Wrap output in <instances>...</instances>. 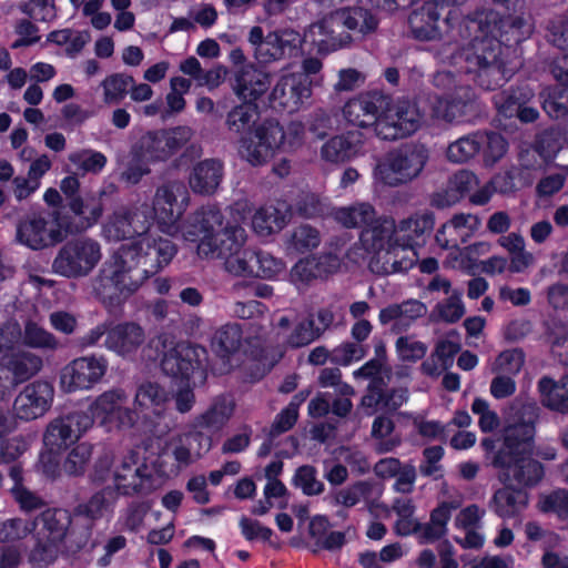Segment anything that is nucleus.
<instances>
[{"instance_id":"32","label":"nucleus","mask_w":568,"mask_h":568,"mask_svg":"<svg viewBox=\"0 0 568 568\" xmlns=\"http://www.w3.org/2000/svg\"><path fill=\"white\" fill-rule=\"evenodd\" d=\"M427 306L418 300H407L390 304L379 311L382 325H389L390 331L398 334L406 332L418 318L425 316Z\"/></svg>"},{"instance_id":"7","label":"nucleus","mask_w":568,"mask_h":568,"mask_svg":"<svg viewBox=\"0 0 568 568\" xmlns=\"http://www.w3.org/2000/svg\"><path fill=\"white\" fill-rule=\"evenodd\" d=\"M92 427V418L85 412H71L52 419L44 433L43 445L47 453L41 456L43 473L50 477L59 474L55 456L65 452Z\"/></svg>"},{"instance_id":"15","label":"nucleus","mask_w":568,"mask_h":568,"mask_svg":"<svg viewBox=\"0 0 568 568\" xmlns=\"http://www.w3.org/2000/svg\"><path fill=\"white\" fill-rule=\"evenodd\" d=\"M125 245L134 253V260L145 281L168 266L178 253V247L171 240L148 233Z\"/></svg>"},{"instance_id":"24","label":"nucleus","mask_w":568,"mask_h":568,"mask_svg":"<svg viewBox=\"0 0 568 568\" xmlns=\"http://www.w3.org/2000/svg\"><path fill=\"white\" fill-rule=\"evenodd\" d=\"M342 265L339 255L327 252L301 258L291 268V281L296 284H310L315 280L327 278L335 274Z\"/></svg>"},{"instance_id":"61","label":"nucleus","mask_w":568,"mask_h":568,"mask_svg":"<svg viewBox=\"0 0 568 568\" xmlns=\"http://www.w3.org/2000/svg\"><path fill=\"white\" fill-rule=\"evenodd\" d=\"M524 364L525 354L521 349H506L491 364V372L514 377L520 372Z\"/></svg>"},{"instance_id":"43","label":"nucleus","mask_w":568,"mask_h":568,"mask_svg":"<svg viewBox=\"0 0 568 568\" xmlns=\"http://www.w3.org/2000/svg\"><path fill=\"white\" fill-rule=\"evenodd\" d=\"M462 505V500L456 498L440 503L430 513L429 521L420 524L419 538L422 542L429 544L434 542L447 534V525L452 518V513L458 509Z\"/></svg>"},{"instance_id":"57","label":"nucleus","mask_w":568,"mask_h":568,"mask_svg":"<svg viewBox=\"0 0 568 568\" xmlns=\"http://www.w3.org/2000/svg\"><path fill=\"white\" fill-rule=\"evenodd\" d=\"M9 476L13 481L11 493L20 508L27 511L39 508L42 504L41 499L22 485L23 475L20 465L11 466Z\"/></svg>"},{"instance_id":"10","label":"nucleus","mask_w":568,"mask_h":568,"mask_svg":"<svg viewBox=\"0 0 568 568\" xmlns=\"http://www.w3.org/2000/svg\"><path fill=\"white\" fill-rule=\"evenodd\" d=\"M102 258L101 244L91 237H80L67 242L53 260L54 273L68 277L88 276Z\"/></svg>"},{"instance_id":"22","label":"nucleus","mask_w":568,"mask_h":568,"mask_svg":"<svg viewBox=\"0 0 568 568\" xmlns=\"http://www.w3.org/2000/svg\"><path fill=\"white\" fill-rule=\"evenodd\" d=\"M54 388L49 382L27 385L16 397L13 409L18 418L32 420L43 416L52 405Z\"/></svg>"},{"instance_id":"47","label":"nucleus","mask_w":568,"mask_h":568,"mask_svg":"<svg viewBox=\"0 0 568 568\" xmlns=\"http://www.w3.org/2000/svg\"><path fill=\"white\" fill-rule=\"evenodd\" d=\"M527 504L528 495L525 490L507 485L498 489L491 499L493 510L503 518L515 517Z\"/></svg>"},{"instance_id":"42","label":"nucleus","mask_w":568,"mask_h":568,"mask_svg":"<svg viewBox=\"0 0 568 568\" xmlns=\"http://www.w3.org/2000/svg\"><path fill=\"white\" fill-rule=\"evenodd\" d=\"M333 220L345 229H366L375 221L377 211L373 204L356 201L348 205L334 207L331 212Z\"/></svg>"},{"instance_id":"12","label":"nucleus","mask_w":568,"mask_h":568,"mask_svg":"<svg viewBox=\"0 0 568 568\" xmlns=\"http://www.w3.org/2000/svg\"><path fill=\"white\" fill-rule=\"evenodd\" d=\"M128 394L123 388H111L97 396L89 405L92 425L97 422L108 430L132 428L136 423L135 410L128 404Z\"/></svg>"},{"instance_id":"11","label":"nucleus","mask_w":568,"mask_h":568,"mask_svg":"<svg viewBox=\"0 0 568 568\" xmlns=\"http://www.w3.org/2000/svg\"><path fill=\"white\" fill-rule=\"evenodd\" d=\"M206 363L207 351L203 346L179 342L164 352L161 367L166 375L195 386L206 377Z\"/></svg>"},{"instance_id":"51","label":"nucleus","mask_w":568,"mask_h":568,"mask_svg":"<svg viewBox=\"0 0 568 568\" xmlns=\"http://www.w3.org/2000/svg\"><path fill=\"white\" fill-rule=\"evenodd\" d=\"M118 497L112 487H104L93 494L87 503L80 504L75 513L78 516H84L92 521L100 519L113 511Z\"/></svg>"},{"instance_id":"5","label":"nucleus","mask_w":568,"mask_h":568,"mask_svg":"<svg viewBox=\"0 0 568 568\" xmlns=\"http://www.w3.org/2000/svg\"><path fill=\"white\" fill-rule=\"evenodd\" d=\"M91 478L94 483L103 484L110 478L113 480L112 489L116 495L133 496L150 487L148 466L139 458V454L131 450L118 463L111 452H104L95 462Z\"/></svg>"},{"instance_id":"39","label":"nucleus","mask_w":568,"mask_h":568,"mask_svg":"<svg viewBox=\"0 0 568 568\" xmlns=\"http://www.w3.org/2000/svg\"><path fill=\"white\" fill-rule=\"evenodd\" d=\"M474 101V93L469 85H460V92L448 99L435 98L432 102V115L446 122L460 120L466 115Z\"/></svg>"},{"instance_id":"33","label":"nucleus","mask_w":568,"mask_h":568,"mask_svg":"<svg viewBox=\"0 0 568 568\" xmlns=\"http://www.w3.org/2000/svg\"><path fill=\"white\" fill-rule=\"evenodd\" d=\"M68 206L74 214V224H63L64 233L83 232L98 223L103 213L101 195L93 192H85L82 195L69 201Z\"/></svg>"},{"instance_id":"41","label":"nucleus","mask_w":568,"mask_h":568,"mask_svg":"<svg viewBox=\"0 0 568 568\" xmlns=\"http://www.w3.org/2000/svg\"><path fill=\"white\" fill-rule=\"evenodd\" d=\"M435 224L433 212H417L406 219L395 222L396 242L402 245H410L416 247L418 240L427 232H430Z\"/></svg>"},{"instance_id":"28","label":"nucleus","mask_w":568,"mask_h":568,"mask_svg":"<svg viewBox=\"0 0 568 568\" xmlns=\"http://www.w3.org/2000/svg\"><path fill=\"white\" fill-rule=\"evenodd\" d=\"M170 394L160 384L154 382H144L136 388L132 410H135L136 420L160 418L164 415Z\"/></svg>"},{"instance_id":"49","label":"nucleus","mask_w":568,"mask_h":568,"mask_svg":"<svg viewBox=\"0 0 568 568\" xmlns=\"http://www.w3.org/2000/svg\"><path fill=\"white\" fill-rule=\"evenodd\" d=\"M242 344L243 332L236 323H229L219 327L211 338V348L221 358H229L236 354Z\"/></svg>"},{"instance_id":"44","label":"nucleus","mask_w":568,"mask_h":568,"mask_svg":"<svg viewBox=\"0 0 568 568\" xmlns=\"http://www.w3.org/2000/svg\"><path fill=\"white\" fill-rule=\"evenodd\" d=\"M235 408L234 400L229 396H217L209 408L196 416L195 427L210 432H220L231 419Z\"/></svg>"},{"instance_id":"30","label":"nucleus","mask_w":568,"mask_h":568,"mask_svg":"<svg viewBox=\"0 0 568 568\" xmlns=\"http://www.w3.org/2000/svg\"><path fill=\"white\" fill-rule=\"evenodd\" d=\"M365 134L352 130L327 140L321 148V156L331 163H344L365 154Z\"/></svg>"},{"instance_id":"58","label":"nucleus","mask_w":568,"mask_h":568,"mask_svg":"<svg viewBox=\"0 0 568 568\" xmlns=\"http://www.w3.org/2000/svg\"><path fill=\"white\" fill-rule=\"evenodd\" d=\"M93 447L89 443H78L64 457L62 469L71 476L82 475L91 459Z\"/></svg>"},{"instance_id":"35","label":"nucleus","mask_w":568,"mask_h":568,"mask_svg":"<svg viewBox=\"0 0 568 568\" xmlns=\"http://www.w3.org/2000/svg\"><path fill=\"white\" fill-rule=\"evenodd\" d=\"M223 163L215 159H205L193 165L187 184L194 194L213 195L222 183Z\"/></svg>"},{"instance_id":"34","label":"nucleus","mask_w":568,"mask_h":568,"mask_svg":"<svg viewBox=\"0 0 568 568\" xmlns=\"http://www.w3.org/2000/svg\"><path fill=\"white\" fill-rule=\"evenodd\" d=\"M302 44L301 34L291 28L267 33L266 43L260 50V62L271 63L294 55Z\"/></svg>"},{"instance_id":"8","label":"nucleus","mask_w":568,"mask_h":568,"mask_svg":"<svg viewBox=\"0 0 568 568\" xmlns=\"http://www.w3.org/2000/svg\"><path fill=\"white\" fill-rule=\"evenodd\" d=\"M72 518L64 509H48L32 520L36 546L31 559L37 562H52L63 551V541L73 535L70 530Z\"/></svg>"},{"instance_id":"14","label":"nucleus","mask_w":568,"mask_h":568,"mask_svg":"<svg viewBox=\"0 0 568 568\" xmlns=\"http://www.w3.org/2000/svg\"><path fill=\"white\" fill-rule=\"evenodd\" d=\"M422 120L423 115L414 102H390L387 98V106L377 122V136L389 141L406 138L420 128Z\"/></svg>"},{"instance_id":"56","label":"nucleus","mask_w":568,"mask_h":568,"mask_svg":"<svg viewBox=\"0 0 568 568\" xmlns=\"http://www.w3.org/2000/svg\"><path fill=\"white\" fill-rule=\"evenodd\" d=\"M133 85V77L125 73H113L103 79L101 88L103 102L109 105L119 104Z\"/></svg>"},{"instance_id":"53","label":"nucleus","mask_w":568,"mask_h":568,"mask_svg":"<svg viewBox=\"0 0 568 568\" xmlns=\"http://www.w3.org/2000/svg\"><path fill=\"white\" fill-rule=\"evenodd\" d=\"M394 429L395 424L392 418L382 415L374 419L371 436L378 453H388L399 446L400 437L394 434Z\"/></svg>"},{"instance_id":"27","label":"nucleus","mask_w":568,"mask_h":568,"mask_svg":"<svg viewBox=\"0 0 568 568\" xmlns=\"http://www.w3.org/2000/svg\"><path fill=\"white\" fill-rule=\"evenodd\" d=\"M481 220L471 213L454 214L436 232L435 241L443 248L448 250L459 243H466L480 229Z\"/></svg>"},{"instance_id":"1","label":"nucleus","mask_w":568,"mask_h":568,"mask_svg":"<svg viewBox=\"0 0 568 568\" xmlns=\"http://www.w3.org/2000/svg\"><path fill=\"white\" fill-rule=\"evenodd\" d=\"M538 417L536 400L520 394L507 407L500 447L495 449V442L489 438L481 442L485 450L491 453V465L498 469L504 485L523 489L542 479V465L531 458Z\"/></svg>"},{"instance_id":"26","label":"nucleus","mask_w":568,"mask_h":568,"mask_svg":"<svg viewBox=\"0 0 568 568\" xmlns=\"http://www.w3.org/2000/svg\"><path fill=\"white\" fill-rule=\"evenodd\" d=\"M445 9L443 0H427L409 16V27L413 36L420 41L440 39L445 21H440Z\"/></svg>"},{"instance_id":"62","label":"nucleus","mask_w":568,"mask_h":568,"mask_svg":"<svg viewBox=\"0 0 568 568\" xmlns=\"http://www.w3.org/2000/svg\"><path fill=\"white\" fill-rule=\"evenodd\" d=\"M542 108L555 119L568 113V87H557L541 93Z\"/></svg>"},{"instance_id":"37","label":"nucleus","mask_w":568,"mask_h":568,"mask_svg":"<svg viewBox=\"0 0 568 568\" xmlns=\"http://www.w3.org/2000/svg\"><path fill=\"white\" fill-rule=\"evenodd\" d=\"M491 243L477 241L465 247L450 246V252L444 260V266L450 270L462 271L466 274H475L479 268V257L491 251Z\"/></svg>"},{"instance_id":"13","label":"nucleus","mask_w":568,"mask_h":568,"mask_svg":"<svg viewBox=\"0 0 568 568\" xmlns=\"http://www.w3.org/2000/svg\"><path fill=\"white\" fill-rule=\"evenodd\" d=\"M193 136L189 126L149 131L132 146L131 154L150 163L163 162L175 154Z\"/></svg>"},{"instance_id":"23","label":"nucleus","mask_w":568,"mask_h":568,"mask_svg":"<svg viewBox=\"0 0 568 568\" xmlns=\"http://www.w3.org/2000/svg\"><path fill=\"white\" fill-rule=\"evenodd\" d=\"M48 224L45 217L41 215H28L17 225V241L32 250H40L62 241L64 237L63 223L58 222L57 229L50 227Z\"/></svg>"},{"instance_id":"21","label":"nucleus","mask_w":568,"mask_h":568,"mask_svg":"<svg viewBox=\"0 0 568 568\" xmlns=\"http://www.w3.org/2000/svg\"><path fill=\"white\" fill-rule=\"evenodd\" d=\"M387 106V97L381 92H364L348 100L343 108V116L355 126L372 128L377 135V122Z\"/></svg>"},{"instance_id":"59","label":"nucleus","mask_w":568,"mask_h":568,"mask_svg":"<svg viewBox=\"0 0 568 568\" xmlns=\"http://www.w3.org/2000/svg\"><path fill=\"white\" fill-rule=\"evenodd\" d=\"M538 507L542 513L555 514L560 521L568 525V490L556 489L549 494L541 495Z\"/></svg>"},{"instance_id":"64","label":"nucleus","mask_w":568,"mask_h":568,"mask_svg":"<svg viewBox=\"0 0 568 568\" xmlns=\"http://www.w3.org/2000/svg\"><path fill=\"white\" fill-rule=\"evenodd\" d=\"M256 105L245 102L232 109L226 118V125L234 133L246 131L256 120Z\"/></svg>"},{"instance_id":"2","label":"nucleus","mask_w":568,"mask_h":568,"mask_svg":"<svg viewBox=\"0 0 568 568\" xmlns=\"http://www.w3.org/2000/svg\"><path fill=\"white\" fill-rule=\"evenodd\" d=\"M182 237L196 242V254L203 260H219L225 272L239 277H253L255 251L245 248L246 232L236 221L226 220L214 205L199 207L189 217Z\"/></svg>"},{"instance_id":"52","label":"nucleus","mask_w":568,"mask_h":568,"mask_svg":"<svg viewBox=\"0 0 568 568\" xmlns=\"http://www.w3.org/2000/svg\"><path fill=\"white\" fill-rule=\"evenodd\" d=\"M372 490V484L366 480L356 481L344 488L329 493L325 500L334 507L352 508L365 500Z\"/></svg>"},{"instance_id":"46","label":"nucleus","mask_w":568,"mask_h":568,"mask_svg":"<svg viewBox=\"0 0 568 568\" xmlns=\"http://www.w3.org/2000/svg\"><path fill=\"white\" fill-rule=\"evenodd\" d=\"M538 390L542 406L558 413H568V375L560 381L547 376L540 378Z\"/></svg>"},{"instance_id":"54","label":"nucleus","mask_w":568,"mask_h":568,"mask_svg":"<svg viewBox=\"0 0 568 568\" xmlns=\"http://www.w3.org/2000/svg\"><path fill=\"white\" fill-rule=\"evenodd\" d=\"M483 132H475L462 136L447 148V159L454 163H464L474 158L483 148Z\"/></svg>"},{"instance_id":"17","label":"nucleus","mask_w":568,"mask_h":568,"mask_svg":"<svg viewBox=\"0 0 568 568\" xmlns=\"http://www.w3.org/2000/svg\"><path fill=\"white\" fill-rule=\"evenodd\" d=\"M109 363L102 355H87L72 359L60 372V387L65 393L92 389L108 372Z\"/></svg>"},{"instance_id":"3","label":"nucleus","mask_w":568,"mask_h":568,"mask_svg":"<svg viewBox=\"0 0 568 568\" xmlns=\"http://www.w3.org/2000/svg\"><path fill=\"white\" fill-rule=\"evenodd\" d=\"M144 282L134 253L124 244L103 262L92 281V288L105 306L114 307L132 296Z\"/></svg>"},{"instance_id":"48","label":"nucleus","mask_w":568,"mask_h":568,"mask_svg":"<svg viewBox=\"0 0 568 568\" xmlns=\"http://www.w3.org/2000/svg\"><path fill=\"white\" fill-rule=\"evenodd\" d=\"M287 222V209L285 204L265 205L258 209L252 219V227L260 236H268L280 232Z\"/></svg>"},{"instance_id":"31","label":"nucleus","mask_w":568,"mask_h":568,"mask_svg":"<svg viewBox=\"0 0 568 568\" xmlns=\"http://www.w3.org/2000/svg\"><path fill=\"white\" fill-rule=\"evenodd\" d=\"M144 342L143 327L134 322H125L109 328L104 347L121 357H129L134 355Z\"/></svg>"},{"instance_id":"40","label":"nucleus","mask_w":568,"mask_h":568,"mask_svg":"<svg viewBox=\"0 0 568 568\" xmlns=\"http://www.w3.org/2000/svg\"><path fill=\"white\" fill-rule=\"evenodd\" d=\"M477 184V176L474 173L460 170L450 176L444 190L433 195L432 204L439 209L452 206L459 202Z\"/></svg>"},{"instance_id":"25","label":"nucleus","mask_w":568,"mask_h":568,"mask_svg":"<svg viewBox=\"0 0 568 568\" xmlns=\"http://www.w3.org/2000/svg\"><path fill=\"white\" fill-rule=\"evenodd\" d=\"M341 29L339 21L335 18V11H333L320 21L311 24L304 37L318 52L327 53L352 42L351 34Z\"/></svg>"},{"instance_id":"20","label":"nucleus","mask_w":568,"mask_h":568,"mask_svg":"<svg viewBox=\"0 0 568 568\" xmlns=\"http://www.w3.org/2000/svg\"><path fill=\"white\" fill-rule=\"evenodd\" d=\"M312 95V82L303 73H283L275 82L270 100L274 108L295 112Z\"/></svg>"},{"instance_id":"50","label":"nucleus","mask_w":568,"mask_h":568,"mask_svg":"<svg viewBox=\"0 0 568 568\" xmlns=\"http://www.w3.org/2000/svg\"><path fill=\"white\" fill-rule=\"evenodd\" d=\"M3 366L17 383H22L41 369L42 359L29 351H18L3 358Z\"/></svg>"},{"instance_id":"6","label":"nucleus","mask_w":568,"mask_h":568,"mask_svg":"<svg viewBox=\"0 0 568 568\" xmlns=\"http://www.w3.org/2000/svg\"><path fill=\"white\" fill-rule=\"evenodd\" d=\"M190 204L191 195L185 183L181 180H169L156 186L151 206L146 203L140 205L149 211L151 226L155 223L162 233L175 236L179 233L182 234L189 220L180 224Z\"/></svg>"},{"instance_id":"16","label":"nucleus","mask_w":568,"mask_h":568,"mask_svg":"<svg viewBox=\"0 0 568 568\" xmlns=\"http://www.w3.org/2000/svg\"><path fill=\"white\" fill-rule=\"evenodd\" d=\"M395 221L392 217L376 215L375 221L359 233V246H352L345 254L352 263L364 260L365 253L375 254L374 257H382L397 243Z\"/></svg>"},{"instance_id":"60","label":"nucleus","mask_w":568,"mask_h":568,"mask_svg":"<svg viewBox=\"0 0 568 568\" xmlns=\"http://www.w3.org/2000/svg\"><path fill=\"white\" fill-rule=\"evenodd\" d=\"M69 161L83 173H100L108 160L106 156L95 150L84 149L69 154Z\"/></svg>"},{"instance_id":"19","label":"nucleus","mask_w":568,"mask_h":568,"mask_svg":"<svg viewBox=\"0 0 568 568\" xmlns=\"http://www.w3.org/2000/svg\"><path fill=\"white\" fill-rule=\"evenodd\" d=\"M150 227L149 211L134 205L114 211L103 224L102 235L108 242H120L135 236L140 239Z\"/></svg>"},{"instance_id":"45","label":"nucleus","mask_w":568,"mask_h":568,"mask_svg":"<svg viewBox=\"0 0 568 568\" xmlns=\"http://www.w3.org/2000/svg\"><path fill=\"white\" fill-rule=\"evenodd\" d=\"M335 18L342 29L359 33L365 37L376 31L378 19L364 7H345L335 10Z\"/></svg>"},{"instance_id":"55","label":"nucleus","mask_w":568,"mask_h":568,"mask_svg":"<svg viewBox=\"0 0 568 568\" xmlns=\"http://www.w3.org/2000/svg\"><path fill=\"white\" fill-rule=\"evenodd\" d=\"M322 242L321 233L317 229L302 224L295 227L286 242V250L293 253H305L320 246Z\"/></svg>"},{"instance_id":"4","label":"nucleus","mask_w":568,"mask_h":568,"mask_svg":"<svg viewBox=\"0 0 568 568\" xmlns=\"http://www.w3.org/2000/svg\"><path fill=\"white\" fill-rule=\"evenodd\" d=\"M468 29L475 31V36L453 55V63L467 73H474L481 88L493 90L505 80L501 43L476 21H471Z\"/></svg>"},{"instance_id":"18","label":"nucleus","mask_w":568,"mask_h":568,"mask_svg":"<svg viewBox=\"0 0 568 568\" xmlns=\"http://www.w3.org/2000/svg\"><path fill=\"white\" fill-rule=\"evenodd\" d=\"M283 136V128L277 122L266 121L241 140L240 154L252 165H263L282 149Z\"/></svg>"},{"instance_id":"38","label":"nucleus","mask_w":568,"mask_h":568,"mask_svg":"<svg viewBox=\"0 0 568 568\" xmlns=\"http://www.w3.org/2000/svg\"><path fill=\"white\" fill-rule=\"evenodd\" d=\"M211 448V438L200 432H190L174 437L172 455L181 467H186Z\"/></svg>"},{"instance_id":"29","label":"nucleus","mask_w":568,"mask_h":568,"mask_svg":"<svg viewBox=\"0 0 568 568\" xmlns=\"http://www.w3.org/2000/svg\"><path fill=\"white\" fill-rule=\"evenodd\" d=\"M270 85V74L252 63L241 65L233 74V92L244 102L253 103Z\"/></svg>"},{"instance_id":"9","label":"nucleus","mask_w":568,"mask_h":568,"mask_svg":"<svg viewBox=\"0 0 568 568\" xmlns=\"http://www.w3.org/2000/svg\"><path fill=\"white\" fill-rule=\"evenodd\" d=\"M429 154L422 144H406L387 153L375 166L374 179L387 186H400L417 179Z\"/></svg>"},{"instance_id":"63","label":"nucleus","mask_w":568,"mask_h":568,"mask_svg":"<svg viewBox=\"0 0 568 568\" xmlns=\"http://www.w3.org/2000/svg\"><path fill=\"white\" fill-rule=\"evenodd\" d=\"M23 342L33 348L54 351L59 347L55 336L32 321L24 325Z\"/></svg>"},{"instance_id":"36","label":"nucleus","mask_w":568,"mask_h":568,"mask_svg":"<svg viewBox=\"0 0 568 568\" xmlns=\"http://www.w3.org/2000/svg\"><path fill=\"white\" fill-rule=\"evenodd\" d=\"M417 260L416 247L396 243L382 257H373L369 262V270L378 275L407 272L416 264Z\"/></svg>"}]
</instances>
